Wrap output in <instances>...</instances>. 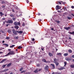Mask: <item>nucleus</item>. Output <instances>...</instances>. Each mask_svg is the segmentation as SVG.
<instances>
[{"label":"nucleus","instance_id":"4d7b16f0","mask_svg":"<svg viewBox=\"0 0 74 74\" xmlns=\"http://www.w3.org/2000/svg\"><path fill=\"white\" fill-rule=\"evenodd\" d=\"M57 74H61V73L60 72H57Z\"/></svg>","mask_w":74,"mask_h":74},{"label":"nucleus","instance_id":"c85d7f7f","mask_svg":"<svg viewBox=\"0 0 74 74\" xmlns=\"http://www.w3.org/2000/svg\"><path fill=\"white\" fill-rule=\"evenodd\" d=\"M71 68H74V64L71 65Z\"/></svg>","mask_w":74,"mask_h":74},{"label":"nucleus","instance_id":"5fc2aeb1","mask_svg":"<svg viewBox=\"0 0 74 74\" xmlns=\"http://www.w3.org/2000/svg\"><path fill=\"white\" fill-rule=\"evenodd\" d=\"M26 2L27 3H29V1L28 0H27Z\"/></svg>","mask_w":74,"mask_h":74},{"label":"nucleus","instance_id":"774afa93","mask_svg":"<svg viewBox=\"0 0 74 74\" xmlns=\"http://www.w3.org/2000/svg\"><path fill=\"white\" fill-rule=\"evenodd\" d=\"M51 74H56V73L54 72H53V73Z\"/></svg>","mask_w":74,"mask_h":74},{"label":"nucleus","instance_id":"c03bdc74","mask_svg":"<svg viewBox=\"0 0 74 74\" xmlns=\"http://www.w3.org/2000/svg\"><path fill=\"white\" fill-rule=\"evenodd\" d=\"M64 66H66V64H67V62H64Z\"/></svg>","mask_w":74,"mask_h":74},{"label":"nucleus","instance_id":"1a4fd4ad","mask_svg":"<svg viewBox=\"0 0 74 74\" xmlns=\"http://www.w3.org/2000/svg\"><path fill=\"white\" fill-rule=\"evenodd\" d=\"M54 63H56V62H58V60H57V59H56V58H55L54 59V61H53Z\"/></svg>","mask_w":74,"mask_h":74},{"label":"nucleus","instance_id":"bf43d9fd","mask_svg":"<svg viewBox=\"0 0 74 74\" xmlns=\"http://www.w3.org/2000/svg\"><path fill=\"white\" fill-rule=\"evenodd\" d=\"M2 8H5V6L3 5L2 6Z\"/></svg>","mask_w":74,"mask_h":74},{"label":"nucleus","instance_id":"4be33fe9","mask_svg":"<svg viewBox=\"0 0 74 74\" xmlns=\"http://www.w3.org/2000/svg\"><path fill=\"white\" fill-rule=\"evenodd\" d=\"M34 72L35 73H38V69H36L35 70Z\"/></svg>","mask_w":74,"mask_h":74},{"label":"nucleus","instance_id":"864d4df0","mask_svg":"<svg viewBox=\"0 0 74 74\" xmlns=\"http://www.w3.org/2000/svg\"><path fill=\"white\" fill-rule=\"evenodd\" d=\"M71 8L73 9V8H74V6H71Z\"/></svg>","mask_w":74,"mask_h":74},{"label":"nucleus","instance_id":"f3484780","mask_svg":"<svg viewBox=\"0 0 74 74\" xmlns=\"http://www.w3.org/2000/svg\"><path fill=\"white\" fill-rule=\"evenodd\" d=\"M69 33L70 34H72V35H74V31H73L72 32H69Z\"/></svg>","mask_w":74,"mask_h":74},{"label":"nucleus","instance_id":"a878e982","mask_svg":"<svg viewBox=\"0 0 74 74\" xmlns=\"http://www.w3.org/2000/svg\"><path fill=\"white\" fill-rule=\"evenodd\" d=\"M15 28L17 30H18V28H19V26H14Z\"/></svg>","mask_w":74,"mask_h":74},{"label":"nucleus","instance_id":"0e129e2a","mask_svg":"<svg viewBox=\"0 0 74 74\" xmlns=\"http://www.w3.org/2000/svg\"><path fill=\"white\" fill-rule=\"evenodd\" d=\"M6 38H7V39H10V37H7Z\"/></svg>","mask_w":74,"mask_h":74},{"label":"nucleus","instance_id":"423d86ee","mask_svg":"<svg viewBox=\"0 0 74 74\" xmlns=\"http://www.w3.org/2000/svg\"><path fill=\"white\" fill-rule=\"evenodd\" d=\"M49 69V66H48V65L46 66L45 67V70H48Z\"/></svg>","mask_w":74,"mask_h":74},{"label":"nucleus","instance_id":"7ed1b4c3","mask_svg":"<svg viewBox=\"0 0 74 74\" xmlns=\"http://www.w3.org/2000/svg\"><path fill=\"white\" fill-rule=\"evenodd\" d=\"M7 23H11L12 24L13 23V21L12 20H8V21L6 22Z\"/></svg>","mask_w":74,"mask_h":74},{"label":"nucleus","instance_id":"393cba45","mask_svg":"<svg viewBox=\"0 0 74 74\" xmlns=\"http://www.w3.org/2000/svg\"><path fill=\"white\" fill-rule=\"evenodd\" d=\"M11 63H9L7 64V66H8V67H9V66H10L11 65Z\"/></svg>","mask_w":74,"mask_h":74},{"label":"nucleus","instance_id":"9d476101","mask_svg":"<svg viewBox=\"0 0 74 74\" xmlns=\"http://www.w3.org/2000/svg\"><path fill=\"white\" fill-rule=\"evenodd\" d=\"M17 32V33H20V34H22L23 33V32H22V31H16Z\"/></svg>","mask_w":74,"mask_h":74},{"label":"nucleus","instance_id":"2eb2a0df","mask_svg":"<svg viewBox=\"0 0 74 74\" xmlns=\"http://www.w3.org/2000/svg\"><path fill=\"white\" fill-rule=\"evenodd\" d=\"M64 28L65 29H66V30H68L69 29H70V27H64Z\"/></svg>","mask_w":74,"mask_h":74},{"label":"nucleus","instance_id":"aec40b11","mask_svg":"<svg viewBox=\"0 0 74 74\" xmlns=\"http://www.w3.org/2000/svg\"><path fill=\"white\" fill-rule=\"evenodd\" d=\"M8 70V69H5L2 72H5V71H7Z\"/></svg>","mask_w":74,"mask_h":74},{"label":"nucleus","instance_id":"72a5a7b5","mask_svg":"<svg viewBox=\"0 0 74 74\" xmlns=\"http://www.w3.org/2000/svg\"><path fill=\"white\" fill-rule=\"evenodd\" d=\"M15 45H13L12 46H10V48H13V47H15Z\"/></svg>","mask_w":74,"mask_h":74},{"label":"nucleus","instance_id":"c9c22d12","mask_svg":"<svg viewBox=\"0 0 74 74\" xmlns=\"http://www.w3.org/2000/svg\"><path fill=\"white\" fill-rule=\"evenodd\" d=\"M14 39H18V36H15L14 37Z\"/></svg>","mask_w":74,"mask_h":74},{"label":"nucleus","instance_id":"e433bc0d","mask_svg":"<svg viewBox=\"0 0 74 74\" xmlns=\"http://www.w3.org/2000/svg\"><path fill=\"white\" fill-rule=\"evenodd\" d=\"M68 18V19L69 20H70V19H72V18H71V17H67Z\"/></svg>","mask_w":74,"mask_h":74},{"label":"nucleus","instance_id":"a211bd4d","mask_svg":"<svg viewBox=\"0 0 74 74\" xmlns=\"http://www.w3.org/2000/svg\"><path fill=\"white\" fill-rule=\"evenodd\" d=\"M54 63H55L57 66H58V65H59V62H55Z\"/></svg>","mask_w":74,"mask_h":74},{"label":"nucleus","instance_id":"473e14b6","mask_svg":"<svg viewBox=\"0 0 74 74\" xmlns=\"http://www.w3.org/2000/svg\"><path fill=\"white\" fill-rule=\"evenodd\" d=\"M57 55H59L60 56H61V55H62V53H57Z\"/></svg>","mask_w":74,"mask_h":74},{"label":"nucleus","instance_id":"ea45409f","mask_svg":"<svg viewBox=\"0 0 74 74\" xmlns=\"http://www.w3.org/2000/svg\"><path fill=\"white\" fill-rule=\"evenodd\" d=\"M1 32L2 33H3V34H4V33H5V32H4V31H1Z\"/></svg>","mask_w":74,"mask_h":74},{"label":"nucleus","instance_id":"6ab92c4d","mask_svg":"<svg viewBox=\"0 0 74 74\" xmlns=\"http://www.w3.org/2000/svg\"><path fill=\"white\" fill-rule=\"evenodd\" d=\"M14 23L15 26H18V22H14Z\"/></svg>","mask_w":74,"mask_h":74},{"label":"nucleus","instance_id":"2f4dec72","mask_svg":"<svg viewBox=\"0 0 74 74\" xmlns=\"http://www.w3.org/2000/svg\"><path fill=\"white\" fill-rule=\"evenodd\" d=\"M23 68L22 67H21L19 70L20 71H22V70H23Z\"/></svg>","mask_w":74,"mask_h":74},{"label":"nucleus","instance_id":"338daca9","mask_svg":"<svg viewBox=\"0 0 74 74\" xmlns=\"http://www.w3.org/2000/svg\"><path fill=\"white\" fill-rule=\"evenodd\" d=\"M8 51H9V52H10V51H11V49H8Z\"/></svg>","mask_w":74,"mask_h":74},{"label":"nucleus","instance_id":"dca6fc26","mask_svg":"<svg viewBox=\"0 0 74 74\" xmlns=\"http://www.w3.org/2000/svg\"><path fill=\"white\" fill-rule=\"evenodd\" d=\"M68 52L69 53H73V51H72V50L71 49H69L68 50Z\"/></svg>","mask_w":74,"mask_h":74},{"label":"nucleus","instance_id":"20e7f679","mask_svg":"<svg viewBox=\"0 0 74 74\" xmlns=\"http://www.w3.org/2000/svg\"><path fill=\"white\" fill-rule=\"evenodd\" d=\"M56 10H59V9H60L61 8V7H60V6L59 5H57L56 6Z\"/></svg>","mask_w":74,"mask_h":74},{"label":"nucleus","instance_id":"9b49d317","mask_svg":"<svg viewBox=\"0 0 74 74\" xmlns=\"http://www.w3.org/2000/svg\"><path fill=\"white\" fill-rule=\"evenodd\" d=\"M10 16H11V17H12V18H14V16H15V14H10Z\"/></svg>","mask_w":74,"mask_h":74},{"label":"nucleus","instance_id":"a18cd8bd","mask_svg":"<svg viewBox=\"0 0 74 74\" xmlns=\"http://www.w3.org/2000/svg\"><path fill=\"white\" fill-rule=\"evenodd\" d=\"M12 19L14 21H15V18H12Z\"/></svg>","mask_w":74,"mask_h":74},{"label":"nucleus","instance_id":"39448f33","mask_svg":"<svg viewBox=\"0 0 74 74\" xmlns=\"http://www.w3.org/2000/svg\"><path fill=\"white\" fill-rule=\"evenodd\" d=\"M65 60L67 61H70V60H71V58H65Z\"/></svg>","mask_w":74,"mask_h":74},{"label":"nucleus","instance_id":"ddd939ff","mask_svg":"<svg viewBox=\"0 0 74 74\" xmlns=\"http://www.w3.org/2000/svg\"><path fill=\"white\" fill-rule=\"evenodd\" d=\"M68 55H69V54L68 53H65L64 54V56H67Z\"/></svg>","mask_w":74,"mask_h":74},{"label":"nucleus","instance_id":"412c9836","mask_svg":"<svg viewBox=\"0 0 74 74\" xmlns=\"http://www.w3.org/2000/svg\"><path fill=\"white\" fill-rule=\"evenodd\" d=\"M0 14L1 15V16H2L3 15H4V13H2V12H0Z\"/></svg>","mask_w":74,"mask_h":74},{"label":"nucleus","instance_id":"37998d69","mask_svg":"<svg viewBox=\"0 0 74 74\" xmlns=\"http://www.w3.org/2000/svg\"><path fill=\"white\" fill-rule=\"evenodd\" d=\"M36 15H38L39 16L41 15V14L40 13H38V14H36Z\"/></svg>","mask_w":74,"mask_h":74},{"label":"nucleus","instance_id":"de8ad7c7","mask_svg":"<svg viewBox=\"0 0 74 74\" xmlns=\"http://www.w3.org/2000/svg\"><path fill=\"white\" fill-rule=\"evenodd\" d=\"M46 63H50V61H47L46 62Z\"/></svg>","mask_w":74,"mask_h":74},{"label":"nucleus","instance_id":"3c124183","mask_svg":"<svg viewBox=\"0 0 74 74\" xmlns=\"http://www.w3.org/2000/svg\"><path fill=\"white\" fill-rule=\"evenodd\" d=\"M12 12H15V11H14V9H13V8L12 9Z\"/></svg>","mask_w":74,"mask_h":74},{"label":"nucleus","instance_id":"4468645a","mask_svg":"<svg viewBox=\"0 0 74 74\" xmlns=\"http://www.w3.org/2000/svg\"><path fill=\"white\" fill-rule=\"evenodd\" d=\"M6 60H7L6 59H4L2 61H1V63H3V62H4L5 61H6Z\"/></svg>","mask_w":74,"mask_h":74},{"label":"nucleus","instance_id":"c756f323","mask_svg":"<svg viewBox=\"0 0 74 74\" xmlns=\"http://www.w3.org/2000/svg\"><path fill=\"white\" fill-rule=\"evenodd\" d=\"M25 74H30V72H26Z\"/></svg>","mask_w":74,"mask_h":74},{"label":"nucleus","instance_id":"a19ab883","mask_svg":"<svg viewBox=\"0 0 74 74\" xmlns=\"http://www.w3.org/2000/svg\"><path fill=\"white\" fill-rule=\"evenodd\" d=\"M24 72H25V70H23V71H21V74L23 73H24Z\"/></svg>","mask_w":74,"mask_h":74},{"label":"nucleus","instance_id":"13d9d810","mask_svg":"<svg viewBox=\"0 0 74 74\" xmlns=\"http://www.w3.org/2000/svg\"><path fill=\"white\" fill-rule=\"evenodd\" d=\"M71 57H72L73 58H74V55H72Z\"/></svg>","mask_w":74,"mask_h":74},{"label":"nucleus","instance_id":"5701e85b","mask_svg":"<svg viewBox=\"0 0 74 74\" xmlns=\"http://www.w3.org/2000/svg\"><path fill=\"white\" fill-rule=\"evenodd\" d=\"M8 33H11L12 31L11 29H9L8 31Z\"/></svg>","mask_w":74,"mask_h":74},{"label":"nucleus","instance_id":"e2e57ef3","mask_svg":"<svg viewBox=\"0 0 74 74\" xmlns=\"http://www.w3.org/2000/svg\"><path fill=\"white\" fill-rule=\"evenodd\" d=\"M71 15H72V16H74V14H73L71 13Z\"/></svg>","mask_w":74,"mask_h":74},{"label":"nucleus","instance_id":"69168bd1","mask_svg":"<svg viewBox=\"0 0 74 74\" xmlns=\"http://www.w3.org/2000/svg\"><path fill=\"white\" fill-rule=\"evenodd\" d=\"M41 49H42V50L43 51H44V48H41Z\"/></svg>","mask_w":74,"mask_h":74},{"label":"nucleus","instance_id":"58836bf2","mask_svg":"<svg viewBox=\"0 0 74 74\" xmlns=\"http://www.w3.org/2000/svg\"><path fill=\"white\" fill-rule=\"evenodd\" d=\"M1 1V3L2 4H3L4 3H5L4 1Z\"/></svg>","mask_w":74,"mask_h":74},{"label":"nucleus","instance_id":"7c9ffc66","mask_svg":"<svg viewBox=\"0 0 74 74\" xmlns=\"http://www.w3.org/2000/svg\"><path fill=\"white\" fill-rule=\"evenodd\" d=\"M6 65H7V64H5V65H3L2 66V67L3 68H4L6 66Z\"/></svg>","mask_w":74,"mask_h":74},{"label":"nucleus","instance_id":"f704fd0d","mask_svg":"<svg viewBox=\"0 0 74 74\" xmlns=\"http://www.w3.org/2000/svg\"><path fill=\"white\" fill-rule=\"evenodd\" d=\"M17 24L18 25V26H20L21 25V23L20 22H18V23L17 22Z\"/></svg>","mask_w":74,"mask_h":74},{"label":"nucleus","instance_id":"79ce46f5","mask_svg":"<svg viewBox=\"0 0 74 74\" xmlns=\"http://www.w3.org/2000/svg\"><path fill=\"white\" fill-rule=\"evenodd\" d=\"M64 11H66V10H67V8H66V7H64Z\"/></svg>","mask_w":74,"mask_h":74},{"label":"nucleus","instance_id":"f8f14e48","mask_svg":"<svg viewBox=\"0 0 74 74\" xmlns=\"http://www.w3.org/2000/svg\"><path fill=\"white\" fill-rule=\"evenodd\" d=\"M64 68V67H61L58 68V69L59 70H62Z\"/></svg>","mask_w":74,"mask_h":74},{"label":"nucleus","instance_id":"09e8293b","mask_svg":"<svg viewBox=\"0 0 74 74\" xmlns=\"http://www.w3.org/2000/svg\"><path fill=\"white\" fill-rule=\"evenodd\" d=\"M37 67H39V66H40V64H37Z\"/></svg>","mask_w":74,"mask_h":74},{"label":"nucleus","instance_id":"052dcab7","mask_svg":"<svg viewBox=\"0 0 74 74\" xmlns=\"http://www.w3.org/2000/svg\"><path fill=\"white\" fill-rule=\"evenodd\" d=\"M34 40H35L34 39V38H33L32 39V41H34Z\"/></svg>","mask_w":74,"mask_h":74},{"label":"nucleus","instance_id":"603ef678","mask_svg":"<svg viewBox=\"0 0 74 74\" xmlns=\"http://www.w3.org/2000/svg\"><path fill=\"white\" fill-rule=\"evenodd\" d=\"M61 3H62L63 4H65V3L64 2H63L62 1H61Z\"/></svg>","mask_w":74,"mask_h":74},{"label":"nucleus","instance_id":"680f3d73","mask_svg":"<svg viewBox=\"0 0 74 74\" xmlns=\"http://www.w3.org/2000/svg\"><path fill=\"white\" fill-rule=\"evenodd\" d=\"M51 30H53V31H54V29H53V28H52L51 29Z\"/></svg>","mask_w":74,"mask_h":74},{"label":"nucleus","instance_id":"8fccbe9b","mask_svg":"<svg viewBox=\"0 0 74 74\" xmlns=\"http://www.w3.org/2000/svg\"><path fill=\"white\" fill-rule=\"evenodd\" d=\"M25 23H23L22 24L23 26H25Z\"/></svg>","mask_w":74,"mask_h":74},{"label":"nucleus","instance_id":"bb28decb","mask_svg":"<svg viewBox=\"0 0 74 74\" xmlns=\"http://www.w3.org/2000/svg\"><path fill=\"white\" fill-rule=\"evenodd\" d=\"M3 45H5V46L6 47H8V45L7 44H3Z\"/></svg>","mask_w":74,"mask_h":74},{"label":"nucleus","instance_id":"b1692460","mask_svg":"<svg viewBox=\"0 0 74 74\" xmlns=\"http://www.w3.org/2000/svg\"><path fill=\"white\" fill-rule=\"evenodd\" d=\"M42 60L43 62H45V63H46L47 62V61H46V60L45 59H43Z\"/></svg>","mask_w":74,"mask_h":74},{"label":"nucleus","instance_id":"4c0bfd02","mask_svg":"<svg viewBox=\"0 0 74 74\" xmlns=\"http://www.w3.org/2000/svg\"><path fill=\"white\" fill-rule=\"evenodd\" d=\"M56 22H57V23H59V24H60V22L59 21H56Z\"/></svg>","mask_w":74,"mask_h":74},{"label":"nucleus","instance_id":"6e6552de","mask_svg":"<svg viewBox=\"0 0 74 74\" xmlns=\"http://www.w3.org/2000/svg\"><path fill=\"white\" fill-rule=\"evenodd\" d=\"M48 55L49 56H53V55L50 52H49Z\"/></svg>","mask_w":74,"mask_h":74},{"label":"nucleus","instance_id":"6e6d98bb","mask_svg":"<svg viewBox=\"0 0 74 74\" xmlns=\"http://www.w3.org/2000/svg\"><path fill=\"white\" fill-rule=\"evenodd\" d=\"M42 70V69H39L38 70L39 71H41Z\"/></svg>","mask_w":74,"mask_h":74},{"label":"nucleus","instance_id":"49530a36","mask_svg":"<svg viewBox=\"0 0 74 74\" xmlns=\"http://www.w3.org/2000/svg\"><path fill=\"white\" fill-rule=\"evenodd\" d=\"M58 3H59L60 4H62V3H61V1L60 2V1H58Z\"/></svg>","mask_w":74,"mask_h":74},{"label":"nucleus","instance_id":"cd10ccee","mask_svg":"<svg viewBox=\"0 0 74 74\" xmlns=\"http://www.w3.org/2000/svg\"><path fill=\"white\" fill-rule=\"evenodd\" d=\"M22 47H21V46H19L18 48V49H21V48H22Z\"/></svg>","mask_w":74,"mask_h":74},{"label":"nucleus","instance_id":"0eeeda50","mask_svg":"<svg viewBox=\"0 0 74 74\" xmlns=\"http://www.w3.org/2000/svg\"><path fill=\"white\" fill-rule=\"evenodd\" d=\"M51 66L52 67H53V69H55V65L54 64H51Z\"/></svg>","mask_w":74,"mask_h":74},{"label":"nucleus","instance_id":"f257e3e1","mask_svg":"<svg viewBox=\"0 0 74 74\" xmlns=\"http://www.w3.org/2000/svg\"><path fill=\"white\" fill-rule=\"evenodd\" d=\"M15 54V52L14 51H10L8 54L6 55L5 56H8V55H14Z\"/></svg>","mask_w":74,"mask_h":74},{"label":"nucleus","instance_id":"f03ea898","mask_svg":"<svg viewBox=\"0 0 74 74\" xmlns=\"http://www.w3.org/2000/svg\"><path fill=\"white\" fill-rule=\"evenodd\" d=\"M17 30H16L14 29H12V32H13V33L14 34H15V35H16L18 34V32H16Z\"/></svg>","mask_w":74,"mask_h":74}]
</instances>
